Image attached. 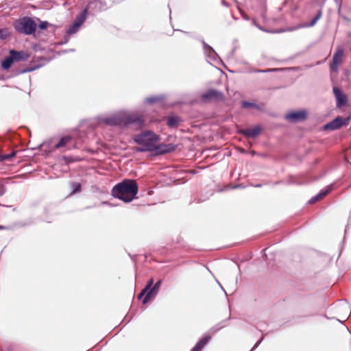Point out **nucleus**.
<instances>
[{
  "label": "nucleus",
  "instance_id": "6ab92c4d",
  "mask_svg": "<svg viewBox=\"0 0 351 351\" xmlns=\"http://www.w3.org/2000/svg\"><path fill=\"white\" fill-rule=\"evenodd\" d=\"M322 12L319 10L317 15L311 20L308 25H306V27H312L315 25L317 21L322 17Z\"/></svg>",
  "mask_w": 351,
  "mask_h": 351
},
{
  "label": "nucleus",
  "instance_id": "f3484780",
  "mask_svg": "<svg viewBox=\"0 0 351 351\" xmlns=\"http://www.w3.org/2000/svg\"><path fill=\"white\" fill-rule=\"evenodd\" d=\"M88 9L85 8L76 18L74 23L76 24V26H81L82 23L84 22L86 14H87Z\"/></svg>",
  "mask_w": 351,
  "mask_h": 351
},
{
  "label": "nucleus",
  "instance_id": "6e6552de",
  "mask_svg": "<svg viewBox=\"0 0 351 351\" xmlns=\"http://www.w3.org/2000/svg\"><path fill=\"white\" fill-rule=\"evenodd\" d=\"M9 54L12 55L14 62L26 61L30 57V54L25 51H16L14 49L10 50Z\"/></svg>",
  "mask_w": 351,
  "mask_h": 351
},
{
  "label": "nucleus",
  "instance_id": "c756f323",
  "mask_svg": "<svg viewBox=\"0 0 351 351\" xmlns=\"http://www.w3.org/2000/svg\"><path fill=\"white\" fill-rule=\"evenodd\" d=\"M5 191V190L4 186L0 183V196L3 195Z\"/></svg>",
  "mask_w": 351,
  "mask_h": 351
},
{
  "label": "nucleus",
  "instance_id": "39448f33",
  "mask_svg": "<svg viewBox=\"0 0 351 351\" xmlns=\"http://www.w3.org/2000/svg\"><path fill=\"white\" fill-rule=\"evenodd\" d=\"M351 120V114L347 117L346 118H343L341 117H337L331 122L326 125V129L330 130H337L342 126L348 125Z\"/></svg>",
  "mask_w": 351,
  "mask_h": 351
},
{
  "label": "nucleus",
  "instance_id": "f03ea898",
  "mask_svg": "<svg viewBox=\"0 0 351 351\" xmlns=\"http://www.w3.org/2000/svg\"><path fill=\"white\" fill-rule=\"evenodd\" d=\"M138 191V186L136 180L124 179L112 189L111 195L124 202H130L136 198Z\"/></svg>",
  "mask_w": 351,
  "mask_h": 351
},
{
  "label": "nucleus",
  "instance_id": "b1692460",
  "mask_svg": "<svg viewBox=\"0 0 351 351\" xmlns=\"http://www.w3.org/2000/svg\"><path fill=\"white\" fill-rule=\"evenodd\" d=\"M79 27L80 26H76V24L73 23V24L69 28L67 33L69 34H75L77 31Z\"/></svg>",
  "mask_w": 351,
  "mask_h": 351
},
{
  "label": "nucleus",
  "instance_id": "20e7f679",
  "mask_svg": "<svg viewBox=\"0 0 351 351\" xmlns=\"http://www.w3.org/2000/svg\"><path fill=\"white\" fill-rule=\"evenodd\" d=\"M14 27L20 34L31 35L36 32L37 25L30 17L24 16L14 23Z\"/></svg>",
  "mask_w": 351,
  "mask_h": 351
},
{
  "label": "nucleus",
  "instance_id": "2f4dec72",
  "mask_svg": "<svg viewBox=\"0 0 351 351\" xmlns=\"http://www.w3.org/2000/svg\"><path fill=\"white\" fill-rule=\"evenodd\" d=\"M3 229H4V227L2 226H0V230H3Z\"/></svg>",
  "mask_w": 351,
  "mask_h": 351
},
{
  "label": "nucleus",
  "instance_id": "4468645a",
  "mask_svg": "<svg viewBox=\"0 0 351 351\" xmlns=\"http://www.w3.org/2000/svg\"><path fill=\"white\" fill-rule=\"evenodd\" d=\"M211 337L210 335L204 336L196 343L195 347L191 351H202L203 348L208 343Z\"/></svg>",
  "mask_w": 351,
  "mask_h": 351
},
{
  "label": "nucleus",
  "instance_id": "423d86ee",
  "mask_svg": "<svg viewBox=\"0 0 351 351\" xmlns=\"http://www.w3.org/2000/svg\"><path fill=\"white\" fill-rule=\"evenodd\" d=\"M202 100L206 102L216 101H220L224 99V96L222 93L214 89H210L206 91L202 95Z\"/></svg>",
  "mask_w": 351,
  "mask_h": 351
},
{
  "label": "nucleus",
  "instance_id": "a878e982",
  "mask_svg": "<svg viewBox=\"0 0 351 351\" xmlns=\"http://www.w3.org/2000/svg\"><path fill=\"white\" fill-rule=\"evenodd\" d=\"M154 284V279L153 278H151L147 285L145 286V287L144 288L145 290H147V291H149L150 290V289L152 287V285Z\"/></svg>",
  "mask_w": 351,
  "mask_h": 351
},
{
  "label": "nucleus",
  "instance_id": "5701e85b",
  "mask_svg": "<svg viewBox=\"0 0 351 351\" xmlns=\"http://www.w3.org/2000/svg\"><path fill=\"white\" fill-rule=\"evenodd\" d=\"M329 193L328 190H326L324 191L320 192L317 195H316L313 199V202H315L317 200L322 199L324 197H325L328 193Z\"/></svg>",
  "mask_w": 351,
  "mask_h": 351
},
{
  "label": "nucleus",
  "instance_id": "ddd939ff",
  "mask_svg": "<svg viewBox=\"0 0 351 351\" xmlns=\"http://www.w3.org/2000/svg\"><path fill=\"white\" fill-rule=\"evenodd\" d=\"M261 128L258 126H256L253 128L241 130L239 131V133L245 135L247 137L254 138L257 136L261 133Z\"/></svg>",
  "mask_w": 351,
  "mask_h": 351
},
{
  "label": "nucleus",
  "instance_id": "c85d7f7f",
  "mask_svg": "<svg viewBox=\"0 0 351 351\" xmlns=\"http://www.w3.org/2000/svg\"><path fill=\"white\" fill-rule=\"evenodd\" d=\"M147 292H148V291H147V290H145V289H143L141 291V292L139 293L138 296V299L141 298L143 295H145H145H146V294L147 293Z\"/></svg>",
  "mask_w": 351,
  "mask_h": 351
},
{
  "label": "nucleus",
  "instance_id": "f8f14e48",
  "mask_svg": "<svg viewBox=\"0 0 351 351\" xmlns=\"http://www.w3.org/2000/svg\"><path fill=\"white\" fill-rule=\"evenodd\" d=\"M73 138L71 136L67 135L62 137L60 140L54 145L55 149H60L63 147H66L67 149H70L71 147H68Z\"/></svg>",
  "mask_w": 351,
  "mask_h": 351
},
{
  "label": "nucleus",
  "instance_id": "9b49d317",
  "mask_svg": "<svg viewBox=\"0 0 351 351\" xmlns=\"http://www.w3.org/2000/svg\"><path fill=\"white\" fill-rule=\"evenodd\" d=\"M306 114L304 111H298L286 114L285 118L291 122H298L305 119Z\"/></svg>",
  "mask_w": 351,
  "mask_h": 351
},
{
  "label": "nucleus",
  "instance_id": "7ed1b4c3",
  "mask_svg": "<svg viewBox=\"0 0 351 351\" xmlns=\"http://www.w3.org/2000/svg\"><path fill=\"white\" fill-rule=\"evenodd\" d=\"M104 122L110 126L123 128L129 125H135L138 128H141L143 125L145 120L143 116L138 113L121 112L113 117L104 119Z\"/></svg>",
  "mask_w": 351,
  "mask_h": 351
},
{
  "label": "nucleus",
  "instance_id": "cd10ccee",
  "mask_svg": "<svg viewBox=\"0 0 351 351\" xmlns=\"http://www.w3.org/2000/svg\"><path fill=\"white\" fill-rule=\"evenodd\" d=\"M255 106V105L252 103H250L248 101H243L242 103V107L243 108H250V107H254Z\"/></svg>",
  "mask_w": 351,
  "mask_h": 351
},
{
  "label": "nucleus",
  "instance_id": "2eb2a0df",
  "mask_svg": "<svg viewBox=\"0 0 351 351\" xmlns=\"http://www.w3.org/2000/svg\"><path fill=\"white\" fill-rule=\"evenodd\" d=\"M180 122H181V119L179 117L169 116L167 117V124L169 128H178Z\"/></svg>",
  "mask_w": 351,
  "mask_h": 351
},
{
  "label": "nucleus",
  "instance_id": "9d476101",
  "mask_svg": "<svg viewBox=\"0 0 351 351\" xmlns=\"http://www.w3.org/2000/svg\"><path fill=\"white\" fill-rule=\"evenodd\" d=\"M162 284V280H159L158 282L155 283V285L150 289V290L147 292L146 295L144 297L143 300V303L146 304L148 302L152 297H154L159 291L160 286Z\"/></svg>",
  "mask_w": 351,
  "mask_h": 351
},
{
  "label": "nucleus",
  "instance_id": "412c9836",
  "mask_svg": "<svg viewBox=\"0 0 351 351\" xmlns=\"http://www.w3.org/2000/svg\"><path fill=\"white\" fill-rule=\"evenodd\" d=\"M10 35V32L8 29L4 28L0 29V38L5 39L8 38Z\"/></svg>",
  "mask_w": 351,
  "mask_h": 351
},
{
  "label": "nucleus",
  "instance_id": "0eeeda50",
  "mask_svg": "<svg viewBox=\"0 0 351 351\" xmlns=\"http://www.w3.org/2000/svg\"><path fill=\"white\" fill-rule=\"evenodd\" d=\"M343 50L341 48L337 49L332 57V61L330 65L331 71L337 72L339 66L343 62Z\"/></svg>",
  "mask_w": 351,
  "mask_h": 351
},
{
  "label": "nucleus",
  "instance_id": "1a4fd4ad",
  "mask_svg": "<svg viewBox=\"0 0 351 351\" xmlns=\"http://www.w3.org/2000/svg\"><path fill=\"white\" fill-rule=\"evenodd\" d=\"M332 90L337 99V106L340 108L344 106L347 102V96L339 87H333Z\"/></svg>",
  "mask_w": 351,
  "mask_h": 351
},
{
  "label": "nucleus",
  "instance_id": "393cba45",
  "mask_svg": "<svg viewBox=\"0 0 351 351\" xmlns=\"http://www.w3.org/2000/svg\"><path fill=\"white\" fill-rule=\"evenodd\" d=\"M49 23L47 21H41L39 24H38V27L40 29H45L48 27L49 26Z\"/></svg>",
  "mask_w": 351,
  "mask_h": 351
},
{
  "label": "nucleus",
  "instance_id": "aec40b11",
  "mask_svg": "<svg viewBox=\"0 0 351 351\" xmlns=\"http://www.w3.org/2000/svg\"><path fill=\"white\" fill-rule=\"evenodd\" d=\"M71 186L73 189L71 194L78 193L81 191V184L78 182H73L71 184Z\"/></svg>",
  "mask_w": 351,
  "mask_h": 351
},
{
  "label": "nucleus",
  "instance_id": "4be33fe9",
  "mask_svg": "<svg viewBox=\"0 0 351 351\" xmlns=\"http://www.w3.org/2000/svg\"><path fill=\"white\" fill-rule=\"evenodd\" d=\"M162 100V98L158 96H152L146 98V101L149 104H154Z\"/></svg>",
  "mask_w": 351,
  "mask_h": 351
},
{
  "label": "nucleus",
  "instance_id": "f257e3e1",
  "mask_svg": "<svg viewBox=\"0 0 351 351\" xmlns=\"http://www.w3.org/2000/svg\"><path fill=\"white\" fill-rule=\"evenodd\" d=\"M160 138L152 132L148 131L137 135L134 141L141 147L138 149L140 152L154 151L155 154H164L176 150L177 146L173 144L157 145Z\"/></svg>",
  "mask_w": 351,
  "mask_h": 351
},
{
  "label": "nucleus",
  "instance_id": "a211bd4d",
  "mask_svg": "<svg viewBox=\"0 0 351 351\" xmlns=\"http://www.w3.org/2000/svg\"><path fill=\"white\" fill-rule=\"evenodd\" d=\"M16 152L13 151L10 154H1L0 155V160L5 161V160H10L12 158H14L16 156Z\"/></svg>",
  "mask_w": 351,
  "mask_h": 351
},
{
  "label": "nucleus",
  "instance_id": "7c9ffc66",
  "mask_svg": "<svg viewBox=\"0 0 351 351\" xmlns=\"http://www.w3.org/2000/svg\"><path fill=\"white\" fill-rule=\"evenodd\" d=\"M64 160L66 161V162H71L75 161V160L72 159L71 157H64Z\"/></svg>",
  "mask_w": 351,
  "mask_h": 351
},
{
  "label": "nucleus",
  "instance_id": "bb28decb",
  "mask_svg": "<svg viewBox=\"0 0 351 351\" xmlns=\"http://www.w3.org/2000/svg\"><path fill=\"white\" fill-rule=\"evenodd\" d=\"M38 66L27 67L23 70L22 73L32 72L38 69Z\"/></svg>",
  "mask_w": 351,
  "mask_h": 351
},
{
  "label": "nucleus",
  "instance_id": "dca6fc26",
  "mask_svg": "<svg viewBox=\"0 0 351 351\" xmlns=\"http://www.w3.org/2000/svg\"><path fill=\"white\" fill-rule=\"evenodd\" d=\"M14 62L12 55L6 57L1 62V67L3 70L8 71Z\"/></svg>",
  "mask_w": 351,
  "mask_h": 351
}]
</instances>
